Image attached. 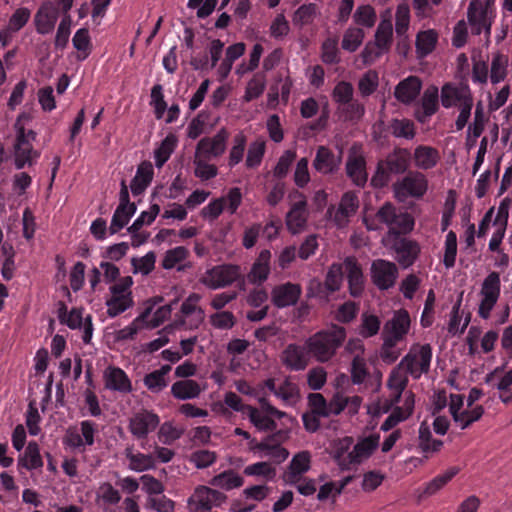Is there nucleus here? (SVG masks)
<instances>
[{
    "instance_id": "f257e3e1",
    "label": "nucleus",
    "mask_w": 512,
    "mask_h": 512,
    "mask_svg": "<svg viewBox=\"0 0 512 512\" xmlns=\"http://www.w3.org/2000/svg\"><path fill=\"white\" fill-rule=\"evenodd\" d=\"M363 224L370 231L388 228L384 241L399 235L409 234L415 225L413 216L391 202H385L374 214L367 213L363 217Z\"/></svg>"
},
{
    "instance_id": "f03ea898",
    "label": "nucleus",
    "mask_w": 512,
    "mask_h": 512,
    "mask_svg": "<svg viewBox=\"0 0 512 512\" xmlns=\"http://www.w3.org/2000/svg\"><path fill=\"white\" fill-rule=\"evenodd\" d=\"M346 339V329L332 325L329 329L321 330L305 341L307 353L319 362H327L335 356L337 350Z\"/></svg>"
},
{
    "instance_id": "7ed1b4c3",
    "label": "nucleus",
    "mask_w": 512,
    "mask_h": 512,
    "mask_svg": "<svg viewBox=\"0 0 512 512\" xmlns=\"http://www.w3.org/2000/svg\"><path fill=\"white\" fill-rule=\"evenodd\" d=\"M410 162L411 153L407 148H395L384 160H380L377 163L376 171L370 180V185L375 189L387 187L392 175H400L408 171Z\"/></svg>"
},
{
    "instance_id": "20e7f679",
    "label": "nucleus",
    "mask_w": 512,
    "mask_h": 512,
    "mask_svg": "<svg viewBox=\"0 0 512 512\" xmlns=\"http://www.w3.org/2000/svg\"><path fill=\"white\" fill-rule=\"evenodd\" d=\"M224 153V128L219 129L214 138H202L196 148L195 176L201 180H209L217 175L215 165L207 163L214 157Z\"/></svg>"
},
{
    "instance_id": "39448f33",
    "label": "nucleus",
    "mask_w": 512,
    "mask_h": 512,
    "mask_svg": "<svg viewBox=\"0 0 512 512\" xmlns=\"http://www.w3.org/2000/svg\"><path fill=\"white\" fill-rule=\"evenodd\" d=\"M432 360V347L430 344H415L401 359L398 368H404L413 379H419L422 374L428 373Z\"/></svg>"
},
{
    "instance_id": "423d86ee",
    "label": "nucleus",
    "mask_w": 512,
    "mask_h": 512,
    "mask_svg": "<svg viewBox=\"0 0 512 512\" xmlns=\"http://www.w3.org/2000/svg\"><path fill=\"white\" fill-rule=\"evenodd\" d=\"M428 189L426 176L419 171H409L403 178L392 185L394 196L399 201L407 198H422Z\"/></svg>"
},
{
    "instance_id": "0eeeda50",
    "label": "nucleus",
    "mask_w": 512,
    "mask_h": 512,
    "mask_svg": "<svg viewBox=\"0 0 512 512\" xmlns=\"http://www.w3.org/2000/svg\"><path fill=\"white\" fill-rule=\"evenodd\" d=\"M394 254V259L402 268L411 267L418 259L421 247L419 243L405 235H399L384 241Z\"/></svg>"
},
{
    "instance_id": "6e6552de",
    "label": "nucleus",
    "mask_w": 512,
    "mask_h": 512,
    "mask_svg": "<svg viewBox=\"0 0 512 512\" xmlns=\"http://www.w3.org/2000/svg\"><path fill=\"white\" fill-rule=\"evenodd\" d=\"M491 13L490 0H472L470 2L467 18L473 34L480 35L483 31L490 34Z\"/></svg>"
},
{
    "instance_id": "1a4fd4ad",
    "label": "nucleus",
    "mask_w": 512,
    "mask_h": 512,
    "mask_svg": "<svg viewBox=\"0 0 512 512\" xmlns=\"http://www.w3.org/2000/svg\"><path fill=\"white\" fill-rule=\"evenodd\" d=\"M370 272L373 284L380 290L392 288L399 274L397 265L385 259L374 260Z\"/></svg>"
},
{
    "instance_id": "9d476101",
    "label": "nucleus",
    "mask_w": 512,
    "mask_h": 512,
    "mask_svg": "<svg viewBox=\"0 0 512 512\" xmlns=\"http://www.w3.org/2000/svg\"><path fill=\"white\" fill-rule=\"evenodd\" d=\"M224 497L222 494L207 486L197 487L188 499L190 512H206L214 506H219Z\"/></svg>"
},
{
    "instance_id": "9b49d317",
    "label": "nucleus",
    "mask_w": 512,
    "mask_h": 512,
    "mask_svg": "<svg viewBox=\"0 0 512 512\" xmlns=\"http://www.w3.org/2000/svg\"><path fill=\"white\" fill-rule=\"evenodd\" d=\"M200 296L193 293L182 303L180 315L175 320L176 326H185L194 329L199 326L203 320V311L197 306Z\"/></svg>"
},
{
    "instance_id": "f8f14e48",
    "label": "nucleus",
    "mask_w": 512,
    "mask_h": 512,
    "mask_svg": "<svg viewBox=\"0 0 512 512\" xmlns=\"http://www.w3.org/2000/svg\"><path fill=\"white\" fill-rule=\"evenodd\" d=\"M410 315L407 310L400 309L395 312L392 319L387 321L383 329V337L399 343L408 334L410 329Z\"/></svg>"
},
{
    "instance_id": "ddd939ff",
    "label": "nucleus",
    "mask_w": 512,
    "mask_h": 512,
    "mask_svg": "<svg viewBox=\"0 0 512 512\" xmlns=\"http://www.w3.org/2000/svg\"><path fill=\"white\" fill-rule=\"evenodd\" d=\"M160 423L157 414L142 410L136 413L129 422V430L137 439H145L147 435L154 431Z\"/></svg>"
},
{
    "instance_id": "4468645a",
    "label": "nucleus",
    "mask_w": 512,
    "mask_h": 512,
    "mask_svg": "<svg viewBox=\"0 0 512 512\" xmlns=\"http://www.w3.org/2000/svg\"><path fill=\"white\" fill-rule=\"evenodd\" d=\"M39 153L33 149L32 143L25 136L24 127H20L17 132L15 144V166L17 169L24 168L25 165L32 166L39 157Z\"/></svg>"
},
{
    "instance_id": "2eb2a0df",
    "label": "nucleus",
    "mask_w": 512,
    "mask_h": 512,
    "mask_svg": "<svg viewBox=\"0 0 512 512\" xmlns=\"http://www.w3.org/2000/svg\"><path fill=\"white\" fill-rule=\"evenodd\" d=\"M302 293L299 284L287 282L275 286L271 292V301L277 308L295 305Z\"/></svg>"
},
{
    "instance_id": "dca6fc26",
    "label": "nucleus",
    "mask_w": 512,
    "mask_h": 512,
    "mask_svg": "<svg viewBox=\"0 0 512 512\" xmlns=\"http://www.w3.org/2000/svg\"><path fill=\"white\" fill-rule=\"evenodd\" d=\"M59 17L58 8L51 2H44L35 14L36 31L45 35L53 31Z\"/></svg>"
},
{
    "instance_id": "f3484780",
    "label": "nucleus",
    "mask_w": 512,
    "mask_h": 512,
    "mask_svg": "<svg viewBox=\"0 0 512 512\" xmlns=\"http://www.w3.org/2000/svg\"><path fill=\"white\" fill-rule=\"evenodd\" d=\"M307 349L304 346H300L291 343L286 346L281 354V361L283 365L291 371L304 370L308 365Z\"/></svg>"
},
{
    "instance_id": "a211bd4d",
    "label": "nucleus",
    "mask_w": 512,
    "mask_h": 512,
    "mask_svg": "<svg viewBox=\"0 0 512 512\" xmlns=\"http://www.w3.org/2000/svg\"><path fill=\"white\" fill-rule=\"evenodd\" d=\"M300 197L301 199L292 204L286 215L287 229L292 234L301 232L306 226L308 219L307 201L302 194H300Z\"/></svg>"
},
{
    "instance_id": "6ab92c4d",
    "label": "nucleus",
    "mask_w": 512,
    "mask_h": 512,
    "mask_svg": "<svg viewBox=\"0 0 512 512\" xmlns=\"http://www.w3.org/2000/svg\"><path fill=\"white\" fill-rule=\"evenodd\" d=\"M344 273H346L349 292L353 297H358L364 289V276L360 264L354 257H347L343 262Z\"/></svg>"
},
{
    "instance_id": "aec40b11",
    "label": "nucleus",
    "mask_w": 512,
    "mask_h": 512,
    "mask_svg": "<svg viewBox=\"0 0 512 512\" xmlns=\"http://www.w3.org/2000/svg\"><path fill=\"white\" fill-rule=\"evenodd\" d=\"M341 163V156H336L334 152L326 146H319L313 160L314 169L324 175L335 173Z\"/></svg>"
},
{
    "instance_id": "412c9836",
    "label": "nucleus",
    "mask_w": 512,
    "mask_h": 512,
    "mask_svg": "<svg viewBox=\"0 0 512 512\" xmlns=\"http://www.w3.org/2000/svg\"><path fill=\"white\" fill-rule=\"evenodd\" d=\"M311 455L308 451L295 454L290 461L284 480L289 485H296L301 480V475L310 469Z\"/></svg>"
},
{
    "instance_id": "4be33fe9",
    "label": "nucleus",
    "mask_w": 512,
    "mask_h": 512,
    "mask_svg": "<svg viewBox=\"0 0 512 512\" xmlns=\"http://www.w3.org/2000/svg\"><path fill=\"white\" fill-rule=\"evenodd\" d=\"M422 82L417 76L401 80L395 87L394 96L403 104H411L420 94Z\"/></svg>"
},
{
    "instance_id": "5701e85b",
    "label": "nucleus",
    "mask_w": 512,
    "mask_h": 512,
    "mask_svg": "<svg viewBox=\"0 0 512 512\" xmlns=\"http://www.w3.org/2000/svg\"><path fill=\"white\" fill-rule=\"evenodd\" d=\"M471 98L468 85L456 86L453 83H445L441 88V103L445 108H451L458 103L461 105Z\"/></svg>"
},
{
    "instance_id": "b1692460",
    "label": "nucleus",
    "mask_w": 512,
    "mask_h": 512,
    "mask_svg": "<svg viewBox=\"0 0 512 512\" xmlns=\"http://www.w3.org/2000/svg\"><path fill=\"white\" fill-rule=\"evenodd\" d=\"M346 174L356 186L363 188L368 180L364 156L350 154L346 161Z\"/></svg>"
},
{
    "instance_id": "393cba45",
    "label": "nucleus",
    "mask_w": 512,
    "mask_h": 512,
    "mask_svg": "<svg viewBox=\"0 0 512 512\" xmlns=\"http://www.w3.org/2000/svg\"><path fill=\"white\" fill-rule=\"evenodd\" d=\"M343 275V263H333L326 273L324 283H318V294L328 297L330 294L338 291L342 285Z\"/></svg>"
},
{
    "instance_id": "a878e982",
    "label": "nucleus",
    "mask_w": 512,
    "mask_h": 512,
    "mask_svg": "<svg viewBox=\"0 0 512 512\" xmlns=\"http://www.w3.org/2000/svg\"><path fill=\"white\" fill-rule=\"evenodd\" d=\"M270 259L271 252L268 249L259 253L247 276L250 283L261 285L267 280L270 274Z\"/></svg>"
},
{
    "instance_id": "bb28decb",
    "label": "nucleus",
    "mask_w": 512,
    "mask_h": 512,
    "mask_svg": "<svg viewBox=\"0 0 512 512\" xmlns=\"http://www.w3.org/2000/svg\"><path fill=\"white\" fill-rule=\"evenodd\" d=\"M423 111L416 112L415 117L420 123H425L439 109V90L436 86H429L421 98Z\"/></svg>"
},
{
    "instance_id": "cd10ccee",
    "label": "nucleus",
    "mask_w": 512,
    "mask_h": 512,
    "mask_svg": "<svg viewBox=\"0 0 512 512\" xmlns=\"http://www.w3.org/2000/svg\"><path fill=\"white\" fill-rule=\"evenodd\" d=\"M106 388L120 393L132 391V384L127 374L119 367H109L105 372Z\"/></svg>"
},
{
    "instance_id": "c85d7f7f",
    "label": "nucleus",
    "mask_w": 512,
    "mask_h": 512,
    "mask_svg": "<svg viewBox=\"0 0 512 512\" xmlns=\"http://www.w3.org/2000/svg\"><path fill=\"white\" fill-rule=\"evenodd\" d=\"M154 175L153 165L149 161L139 164L136 175L131 181L130 188L134 196L141 195L152 182Z\"/></svg>"
},
{
    "instance_id": "c756f323",
    "label": "nucleus",
    "mask_w": 512,
    "mask_h": 512,
    "mask_svg": "<svg viewBox=\"0 0 512 512\" xmlns=\"http://www.w3.org/2000/svg\"><path fill=\"white\" fill-rule=\"evenodd\" d=\"M124 455L129 461L130 470L144 472L156 467V460L152 454L134 453L132 446L125 448Z\"/></svg>"
},
{
    "instance_id": "7c9ffc66",
    "label": "nucleus",
    "mask_w": 512,
    "mask_h": 512,
    "mask_svg": "<svg viewBox=\"0 0 512 512\" xmlns=\"http://www.w3.org/2000/svg\"><path fill=\"white\" fill-rule=\"evenodd\" d=\"M25 468L28 471L43 467V460L40 455V448L37 442L28 443L24 453L18 458V468Z\"/></svg>"
},
{
    "instance_id": "2f4dec72",
    "label": "nucleus",
    "mask_w": 512,
    "mask_h": 512,
    "mask_svg": "<svg viewBox=\"0 0 512 512\" xmlns=\"http://www.w3.org/2000/svg\"><path fill=\"white\" fill-rule=\"evenodd\" d=\"M414 160L418 168L429 170L436 166L439 160V153L437 149L419 145L414 151Z\"/></svg>"
},
{
    "instance_id": "473e14b6",
    "label": "nucleus",
    "mask_w": 512,
    "mask_h": 512,
    "mask_svg": "<svg viewBox=\"0 0 512 512\" xmlns=\"http://www.w3.org/2000/svg\"><path fill=\"white\" fill-rule=\"evenodd\" d=\"M224 48V43L219 39H214L211 41L210 45L208 46V52L210 55V61L208 56H204L203 58H193L191 61L192 66L195 67V69H203L206 67H215L218 63V61L221 58L222 52Z\"/></svg>"
},
{
    "instance_id": "72a5a7b5",
    "label": "nucleus",
    "mask_w": 512,
    "mask_h": 512,
    "mask_svg": "<svg viewBox=\"0 0 512 512\" xmlns=\"http://www.w3.org/2000/svg\"><path fill=\"white\" fill-rule=\"evenodd\" d=\"M171 392L175 398L186 400L198 397L201 389L196 381L185 379L175 382L171 387Z\"/></svg>"
},
{
    "instance_id": "f704fd0d",
    "label": "nucleus",
    "mask_w": 512,
    "mask_h": 512,
    "mask_svg": "<svg viewBox=\"0 0 512 512\" xmlns=\"http://www.w3.org/2000/svg\"><path fill=\"white\" fill-rule=\"evenodd\" d=\"M353 22L356 27L360 28H372L377 21V13L373 6L370 4H362L359 5L354 14H353Z\"/></svg>"
},
{
    "instance_id": "c9c22d12",
    "label": "nucleus",
    "mask_w": 512,
    "mask_h": 512,
    "mask_svg": "<svg viewBox=\"0 0 512 512\" xmlns=\"http://www.w3.org/2000/svg\"><path fill=\"white\" fill-rule=\"evenodd\" d=\"M438 41L436 31L429 29L421 31L416 37V51L419 57L429 55L434 49Z\"/></svg>"
},
{
    "instance_id": "e433bc0d",
    "label": "nucleus",
    "mask_w": 512,
    "mask_h": 512,
    "mask_svg": "<svg viewBox=\"0 0 512 512\" xmlns=\"http://www.w3.org/2000/svg\"><path fill=\"white\" fill-rule=\"evenodd\" d=\"M508 57L500 52L493 55L490 68V80L492 84H498L505 80L508 71Z\"/></svg>"
},
{
    "instance_id": "4c0bfd02",
    "label": "nucleus",
    "mask_w": 512,
    "mask_h": 512,
    "mask_svg": "<svg viewBox=\"0 0 512 512\" xmlns=\"http://www.w3.org/2000/svg\"><path fill=\"white\" fill-rule=\"evenodd\" d=\"M133 305L134 300L132 295H111V297L106 300L107 315L110 318H114L133 307Z\"/></svg>"
},
{
    "instance_id": "58836bf2",
    "label": "nucleus",
    "mask_w": 512,
    "mask_h": 512,
    "mask_svg": "<svg viewBox=\"0 0 512 512\" xmlns=\"http://www.w3.org/2000/svg\"><path fill=\"white\" fill-rule=\"evenodd\" d=\"M350 376L354 385H361L370 377V371L364 356L355 355L353 357L350 365Z\"/></svg>"
},
{
    "instance_id": "ea45409f",
    "label": "nucleus",
    "mask_w": 512,
    "mask_h": 512,
    "mask_svg": "<svg viewBox=\"0 0 512 512\" xmlns=\"http://www.w3.org/2000/svg\"><path fill=\"white\" fill-rule=\"evenodd\" d=\"M177 146V138L174 134L167 135L160 146L154 151L155 165L161 168L170 158Z\"/></svg>"
},
{
    "instance_id": "a19ab883",
    "label": "nucleus",
    "mask_w": 512,
    "mask_h": 512,
    "mask_svg": "<svg viewBox=\"0 0 512 512\" xmlns=\"http://www.w3.org/2000/svg\"><path fill=\"white\" fill-rule=\"evenodd\" d=\"M365 38L364 29L356 26L347 28L342 38V49L348 52H355L363 43Z\"/></svg>"
},
{
    "instance_id": "79ce46f5",
    "label": "nucleus",
    "mask_w": 512,
    "mask_h": 512,
    "mask_svg": "<svg viewBox=\"0 0 512 512\" xmlns=\"http://www.w3.org/2000/svg\"><path fill=\"white\" fill-rule=\"evenodd\" d=\"M390 133L397 138H405L411 140L415 137V125L413 121L403 119H392L388 125Z\"/></svg>"
},
{
    "instance_id": "37998d69",
    "label": "nucleus",
    "mask_w": 512,
    "mask_h": 512,
    "mask_svg": "<svg viewBox=\"0 0 512 512\" xmlns=\"http://www.w3.org/2000/svg\"><path fill=\"white\" fill-rule=\"evenodd\" d=\"M318 14V6L315 3L301 5L293 14L292 21L295 26L302 28L313 23Z\"/></svg>"
},
{
    "instance_id": "c03bdc74",
    "label": "nucleus",
    "mask_w": 512,
    "mask_h": 512,
    "mask_svg": "<svg viewBox=\"0 0 512 512\" xmlns=\"http://www.w3.org/2000/svg\"><path fill=\"white\" fill-rule=\"evenodd\" d=\"M393 41V25L390 19H383L377 26L374 42L387 52L390 50Z\"/></svg>"
},
{
    "instance_id": "a18cd8bd",
    "label": "nucleus",
    "mask_w": 512,
    "mask_h": 512,
    "mask_svg": "<svg viewBox=\"0 0 512 512\" xmlns=\"http://www.w3.org/2000/svg\"><path fill=\"white\" fill-rule=\"evenodd\" d=\"M247 416L254 426L262 431L271 432L277 427L276 422L270 417L269 414H264L255 407H247Z\"/></svg>"
},
{
    "instance_id": "49530a36",
    "label": "nucleus",
    "mask_w": 512,
    "mask_h": 512,
    "mask_svg": "<svg viewBox=\"0 0 512 512\" xmlns=\"http://www.w3.org/2000/svg\"><path fill=\"white\" fill-rule=\"evenodd\" d=\"M137 210L136 206L125 207L123 210H120V207H117L111 220V224L109 227V232L111 235L118 233L122 228H124L135 214Z\"/></svg>"
},
{
    "instance_id": "de8ad7c7",
    "label": "nucleus",
    "mask_w": 512,
    "mask_h": 512,
    "mask_svg": "<svg viewBox=\"0 0 512 512\" xmlns=\"http://www.w3.org/2000/svg\"><path fill=\"white\" fill-rule=\"evenodd\" d=\"M380 441L379 434H372L359 440L353 448L354 453L361 461L363 458H368L372 455L378 447Z\"/></svg>"
},
{
    "instance_id": "09e8293b",
    "label": "nucleus",
    "mask_w": 512,
    "mask_h": 512,
    "mask_svg": "<svg viewBox=\"0 0 512 512\" xmlns=\"http://www.w3.org/2000/svg\"><path fill=\"white\" fill-rule=\"evenodd\" d=\"M410 25V8L406 3H401L396 8L395 31L397 36H405Z\"/></svg>"
},
{
    "instance_id": "8fccbe9b",
    "label": "nucleus",
    "mask_w": 512,
    "mask_h": 512,
    "mask_svg": "<svg viewBox=\"0 0 512 512\" xmlns=\"http://www.w3.org/2000/svg\"><path fill=\"white\" fill-rule=\"evenodd\" d=\"M321 59L325 64L333 65L340 62L337 38H327L321 45Z\"/></svg>"
},
{
    "instance_id": "3c124183",
    "label": "nucleus",
    "mask_w": 512,
    "mask_h": 512,
    "mask_svg": "<svg viewBox=\"0 0 512 512\" xmlns=\"http://www.w3.org/2000/svg\"><path fill=\"white\" fill-rule=\"evenodd\" d=\"M275 396L280 398L286 404H293L299 398V388L296 383L286 378L277 388Z\"/></svg>"
},
{
    "instance_id": "603ef678",
    "label": "nucleus",
    "mask_w": 512,
    "mask_h": 512,
    "mask_svg": "<svg viewBox=\"0 0 512 512\" xmlns=\"http://www.w3.org/2000/svg\"><path fill=\"white\" fill-rule=\"evenodd\" d=\"M458 472L459 469L457 467H451L443 474L437 475L434 479L427 483L424 490V494L429 496L435 494L442 487H444L454 476H456Z\"/></svg>"
},
{
    "instance_id": "864d4df0",
    "label": "nucleus",
    "mask_w": 512,
    "mask_h": 512,
    "mask_svg": "<svg viewBox=\"0 0 512 512\" xmlns=\"http://www.w3.org/2000/svg\"><path fill=\"white\" fill-rule=\"evenodd\" d=\"M481 294L483 297L497 301L500 295V277L497 272H491L483 281Z\"/></svg>"
},
{
    "instance_id": "5fc2aeb1",
    "label": "nucleus",
    "mask_w": 512,
    "mask_h": 512,
    "mask_svg": "<svg viewBox=\"0 0 512 512\" xmlns=\"http://www.w3.org/2000/svg\"><path fill=\"white\" fill-rule=\"evenodd\" d=\"M265 86V75L262 73H256L247 84L244 95L245 101L250 102L254 99H257L263 93Z\"/></svg>"
},
{
    "instance_id": "6e6d98bb",
    "label": "nucleus",
    "mask_w": 512,
    "mask_h": 512,
    "mask_svg": "<svg viewBox=\"0 0 512 512\" xmlns=\"http://www.w3.org/2000/svg\"><path fill=\"white\" fill-rule=\"evenodd\" d=\"M155 261L156 255L153 251L148 252L146 255L140 258L133 257L131 259L133 273H142L143 275H148L154 270Z\"/></svg>"
},
{
    "instance_id": "4d7b16f0",
    "label": "nucleus",
    "mask_w": 512,
    "mask_h": 512,
    "mask_svg": "<svg viewBox=\"0 0 512 512\" xmlns=\"http://www.w3.org/2000/svg\"><path fill=\"white\" fill-rule=\"evenodd\" d=\"M457 255V235L454 231H449L445 240V251L443 263L447 269L454 267Z\"/></svg>"
},
{
    "instance_id": "13d9d810",
    "label": "nucleus",
    "mask_w": 512,
    "mask_h": 512,
    "mask_svg": "<svg viewBox=\"0 0 512 512\" xmlns=\"http://www.w3.org/2000/svg\"><path fill=\"white\" fill-rule=\"evenodd\" d=\"M354 88L350 82L340 81L332 91V99L341 107L353 99Z\"/></svg>"
},
{
    "instance_id": "bf43d9fd",
    "label": "nucleus",
    "mask_w": 512,
    "mask_h": 512,
    "mask_svg": "<svg viewBox=\"0 0 512 512\" xmlns=\"http://www.w3.org/2000/svg\"><path fill=\"white\" fill-rule=\"evenodd\" d=\"M188 255L189 251L183 246H178L173 249H170L165 253V256L162 260V267L164 269H172L178 263L185 260Z\"/></svg>"
},
{
    "instance_id": "052dcab7",
    "label": "nucleus",
    "mask_w": 512,
    "mask_h": 512,
    "mask_svg": "<svg viewBox=\"0 0 512 512\" xmlns=\"http://www.w3.org/2000/svg\"><path fill=\"white\" fill-rule=\"evenodd\" d=\"M244 473L249 476H263L267 480H272L276 476V469L268 462H257L246 466Z\"/></svg>"
},
{
    "instance_id": "680f3d73",
    "label": "nucleus",
    "mask_w": 512,
    "mask_h": 512,
    "mask_svg": "<svg viewBox=\"0 0 512 512\" xmlns=\"http://www.w3.org/2000/svg\"><path fill=\"white\" fill-rule=\"evenodd\" d=\"M70 27H71V17L70 15H64L60 24L58 26L56 37H55V48L63 50L69 41L70 37Z\"/></svg>"
},
{
    "instance_id": "e2e57ef3",
    "label": "nucleus",
    "mask_w": 512,
    "mask_h": 512,
    "mask_svg": "<svg viewBox=\"0 0 512 512\" xmlns=\"http://www.w3.org/2000/svg\"><path fill=\"white\" fill-rule=\"evenodd\" d=\"M378 87V74L375 71L366 72L358 82V89L363 97L373 94Z\"/></svg>"
},
{
    "instance_id": "0e129e2a",
    "label": "nucleus",
    "mask_w": 512,
    "mask_h": 512,
    "mask_svg": "<svg viewBox=\"0 0 512 512\" xmlns=\"http://www.w3.org/2000/svg\"><path fill=\"white\" fill-rule=\"evenodd\" d=\"M380 319L376 315L363 313L362 323L360 327V334L364 338H369L376 335L380 329Z\"/></svg>"
},
{
    "instance_id": "69168bd1",
    "label": "nucleus",
    "mask_w": 512,
    "mask_h": 512,
    "mask_svg": "<svg viewBox=\"0 0 512 512\" xmlns=\"http://www.w3.org/2000/svg\"><path fill=\"white\" fill-rule=\"evenodd\" d=\"M456 207V195L454 190H449L448 196L444 203V209L441 218V230L444 232L451 225Z\"/></svg>"
},
{
    "instance_id": "338daca9",
    "label": "nucleus",
    "mask_w": 512,
    "mask_h": 512,
    "mask_svg": "<svg viewBox=\"0 0 512 512\" xmlns=\"http://www.w3.org/2000/svg\"><path fill=\"white\" fill-rule=\"evenodd\" d=\"M359 306L353 301H347L339 306L335 313V319L340 323H350L356 318Z\"/></svg>"
},
{
    "instance_id": "774afa93",
    "label": "nucleus",
    "mask_w": 512,
    "mask_h": 512,
    "mask_svg": "<svg viewBox=\"0 0 512 512\" xmlns=\"http://www.w3.org/2000/svg\"><path fill=\"white\" fill-rule=\"evenodd\" d=\"M31 16V11L26 7H20L15 10L9 19L8 27L11 31L17 32L22 29Z\"/></svg>"
}]
</instances>
